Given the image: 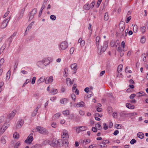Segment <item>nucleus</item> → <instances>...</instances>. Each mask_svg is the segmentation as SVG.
<instances>
[{"mask_svg":"<svg viewBox=\"0 0 148 148\" xmlns=\"http://www.w3.org/2000/svg\"><path fill=\"white\" fill-rule=\"evenodd\" d=\"M108 45V43L106 41H105L104 42L103 45L101 47V50L99 52L98 51V53L99 55H101V52L103 53L107 49Z\"/></svg>","mask_w":148,"mask_h":148,"instance_id":"1","label":"nucleus"},{"mask_svg":"<svg viewBox=\"0 0 148 148\" xmlns=\"http://www.w3.org/2000/svg\"><path fill=\"white\" fill-rule=\"evenodd\" d=\"M36 129L37 131L42 134H46L48 133V131L45 128L40 126L37 127Z\"/></svg>","mask_w":148,"mask_h":148,"instance_id":"2","label":"nucleus"},{"mask_svg":"<svg viewBox=\"0 0 148 148\" xmlns=\"http://www.w3.org/2000/svg\"><path fill=\"white\" fill-rule=\"evenodd\" d=\"M33 134L31 133L25 140V143L26 144H30L33 140Z\"/></svg>","mask_w":148,"mask_h":148,"instance_id":"3","label":"nucleus"},{"mask_svg":"<svg viewBox=\"0 0 148 148\" xmlns=\"http://www.w3.org/2000/svg\"><path fill=\"white\" fill-rule=\"evenodd\" d=\"M37 12V9L34 8L33 9L32 11L29 14V20H32L34 18V15L36 14Z\"/></svg>","mask_w":148,"mask_h":148,"instance_id":"4","label":"nucleus"},{"mask_svg":"<svg viewBox=\"0 0 148 148\" xmlns=\"http://www.w3.org/2000/svg\"><path fill=\"white\" fill-rule=\"evenodd\" d=\"M67 47V43L65 41L62 42L60 44V50H64Z\"/></svg>","mask_w":148,"mask_h":148,"instance_id":"5","label":"nucleus"},{"mask_svg":"<svg viewBox=\"0 0 148 148\" xmlns=\"http://www.w3.org/2000/svg\"><path fill=\"white\" fill-rule=\"evenodd\" d=\"M50 62V61L48 58H45L42 61H39L38 62V65L40 64L41 63H42L45 66L48 65Z\"/></svg>","mask_w":148,"mask_h":148,"instance_id":"6","label":"nucleus"},{"mask_svg":"<svg viewBox=\"0 0 148 148\" xmlns=\"http://www.w3.org/2000/svg\"><path fill=\"white\" fill-rule=\"evenodd\" d=\"M57 140L55 138H53L52 141H49V144L51 146L55 147L57 145Z\"/></svg>","mask_w":148,"mask_h":148,"instance_id":"7","label":"nucleus"},{"mask_svg":"<svg viewBox=\"0 0 148 148\" xmlns=\"http://www.w3.org/2000/svg\"><path fill=\"white\" fill-rule=\"evenodd\" d=\"M16 113V110H13L7 116V118L10 119H12L15 115Z\"/></svg>","mask_w":148,"mask_h":148,"instance_id":"8","label":"nucleus"},{"mask_svg":"<svg viewBox=\"0 0 148 148\" xmlns=\"http://www.w3.org/2000/svg\"><path fill=\"white\" fill-rule=\"evenodd\" d=\"M24 123V121L23 119H21L18 121V123L16 125V127L17 128H21L23 125Z\"/></svg>","mask_w":148,"mask_h":148,"instance_id":"9","label":"nucleus"},{"mask_svg":"<svg viewBox=\"0 0 148 148\" xmlns=\"http://www.w3.org/2000/svg\"><path fill=\"white\" fill-rule=\"evenodd\" d=\"M77 66V64L76 63H74L71 64L70 67L71 69L73 70V73H75L77 71L76 67Z\"/></svg>","mask_w":148,"mask_h":148,"instance_id":"10","label":"nucleus"},{"mask_svg":"<svg viewBox=\"0 0 148 148\" xmlns=\"http://www.w3.org/2000/svg\"><path fill=\"white\" fill-rule=\"evenodd\" d=\"M53 81V77L52 76H50L49 78H47L45 80V83L47 84L52 82Z\"/></svg>","mask_w":148,"mask_h":148,"instance_id":"11","label":"nucleus"},{"mask_svg":"<svg viewBox=\"0 0 148 148\" xmlns=\"http://www.w3.org/2000/svg\"><path fill=\"white\" fill-rule=\"evenodd\" d=\"M85 106V103L83 101H82L79 103H77L76 104L75 107H83Z\"/></svg>","mask_w":148,"mask_h":148,"instance_id":"12","label":"nucleus"},{"mask_svg":"<svg viewBox=\"0 0 148 148\" xmlns=\"http://www.w3.org/2000/svg\"><path fill=\"white\" fill-rule=\"evenodd\" d=\"M62 137L64 138H67L69 137L68 134L67 133V131L66 130H64L63 132V135H62Z\"/></svg>","mask_w":148,"mask_h":148,"instance_id":"13","label":"nucleus"},{"mask_svg":"<svg viewBox=\"0 0 148 148\" xmlns=\"http://www.w3.org/2000/svg\"><path fill=\"white\" fill-rule=\"evenodd\" d=\"M8 23L5 20L2 22V24L1 26V28H4L7 25Z\"/></svg>","mask_w":148,"mask_h":148,"instance_id":"14","label":"nucleus"},{"mask_svg":"<svg viewBox=\"0 0 148 148\" xmlns=\"http://www.w3.org/2000/svg\"><path fill=\"white\" fill-rule=\"evenodd\" d=\"M25 10V8H24L21 9V12L20 13L18 17L19 19L21 18L23 16V14L24 13Z\"/></svg>","mask_w":148,"mask_h":148,"instance_id":"15","label":"nucleus"},{"mask_svg":"<svg viewBox=\"0 0 148 148\" xmlns=\"http://www.w3.org/2000/svg\"><path fill=\"white\" fill-rule=\"evenodd\" d=\"M101 39L99 36H97L96 38V45L97 46H99L100 42Z\"/></svg>","mask_w":148,"mask_h":148,"instance_id":"16","label":"nucleus"},{"mask_svg":"<svg viewBox=\"0 0 148 148\" xmlns=\"http://www.w3.org/2000/svg\"><path fill=\"white\" fill-rule=\"evenodd\" d=\"M126 106L127 108L130 109H133L134 108V106L132 105L129 103H126Z\"/></svg>","mask_w":148,"mask_h":148,"instance_id":"17","label":"nucleus"},{"mask_svg":"<svg viewBox=\"0 0 148 148\" xmlns=\"http://www.w3.org/2000/svg\"><path fill=\"white\" fill-rule=\"evenodd\" d=\"M8 126L4 125L0 129V131L1 132L3 133L5 131L6 129L8 128Z\"/></svg>","mask_w":148,"mask_h":148,"instance_id":"18","label":"nucleus"},{"mask_svg":"<svg viewBox=\"0 0 148 148\" xmlns=\"http://www.w3.org/2000/svg\"><path fill=\"white\" fill-rule=\"evenodd\" d=\"M137 135L138 137L141 139L143 138L144 136V134L141 132H138L137 134Z\"/></svg>","mask_w":148,"mask_h":148,"instance_id":"19","label":"nucleus"},{"mask_svg":"<svg viewBox=\"0 0 148 148\" xmlns=\"http://www.w3.org/2000/svg\"><path fill=\"white\" fill-rule=\"evenodd\" d=\"M69 142L67 140L64 139L62 140V144L65 147L67 146Z\"/></svg>","mask_w":148,"mask_h":148,"instance_id":"20","label":"nucleus"},{"mask_svg":"<svg viewBox=\"0 0 148 148\" xmlns=\"http://www.w3.org/2000/svg\"><path fill=\"white\" fill-rule=\"evenodd\" d=\"M119 114L120 116L121 117H124L125 116L128 114L126 113L125 112V111H121V112H120Z\"/></svg>","mask_w":148,"mask_h":148,"instance_id":"21","label":"nucleus"},{"mask_svg":"<svg viewBox=\"0 0 148 148\" xmlns=\"http://www.w3.org/2000/svg\"><path fill=\"white\" fill-rule=\"evenodd\" d=\"M45 79L43 77H41L39 79L38 81L37 82L38 84H40V83L44 82L45 81Z\"/></svg>","mask_w":148,"mask_h":148,"instance_id":"22","label":"nucleus"},{"mask_svg":"<svg viewBox=\"0 0 148 148\" xmlns=\"http://www.w3.org/2000/svg\"><path fill=\"white\" fill-rule=\"evenodd\" d=\"M62 140L61 139H59L57 140V145H58L59 146H63V145L62 144Z\"/></svg>","mask_w":148,"mask_h":148,"instance_id":"23","label":"nucleus"},{"mask_svg":"<svg viewBox=\"0 0 148 148\" xmlns=\"http://www.w3.org/2000/svg\"><path fill=\"white\" fill-rule=\"evenodd\" d=\"M125 27V24H123L122 25H119V28L120 30L122 32L124 30Z\"/></svg>","mask_w":148,"mask_h":148,"instance_id":"24","label":"nucleus"},{"mask_svg":"<svg viewBox=\"0 0 148 148\" xmlns=\"http://www.w3.org/2000/svg\"><path fill=\"white\" fill-rule=\"evenodd\" d=\"M41 147V145L39 144H37L32 146L31 148H39Z\"/></svg>","mask_w":148,"mask_h":148,"instance_id":"25","label":"nucleus"},{"mask_svg":"<svg viewBox=\"0 0 148 148\" xmlns=\"http://www.w3.org/2000/svg\"><path fill=\"white\" fill-rule=\"evenodd\" d=\"M58 92V90L57 89H53L51 90L50 93L52 94H56Z\"/></svg>","mask_w":148,"mask_h":148,"instance_id":"26","label":"nucleus"},{"mask_svg":"<svg viewBox=\"0 0 148 148\" xmlns=\"http://www.w3.org/2000/svg\"><path fill=\"white\" fill-rule=\"evenodd\" d=\"M123 67V65L121 64H120L119 66L117 69V71L119 73L122 71Z\"/></svg>","mask_w":148,"mask_h":148,"instance_id":"27","label":"nucleus"},{"mask_svg":"<svg viewBox=\"0 0 148 148\" xmlns=\"http://www.w3.org/2000/svg\"><path fill=\"white\" fill-rule=\"evenodd\" d=\"M13 137L15 139H18L19 137V134L17 132H15L13 134Z\"/></svg>","mask_w":148,"mask_h":148,"instance_id":"28","label":"nucleus"},{"mask_svg":"<svg viewBox=\"0 0 148 148\" xmlns=\"http://www.w3.org/2000/svg\"><path fill=\"white\" fill-rule=\"evenodd\" d=\"M84 8L86 10H88L90 9V7L89 6L88 4L85 5L83 6Z\"/></svg>","mask_w":148,"mask_h":148,"instance_id":"29","label":"nucleus"},{"mask_svg":"<svg viewBox=\"0 0 148 148\" xmlns=\"http://www.w3.org/2000/svg\"><path fill=\"white\" fill-rule=\"evenodd\" d=\"M108 19V13L106 12L105 13L104 17V19L105 21H107Z\"/></svg>","mask_w":148,"mask_h":148,"instance_id":"30","label":"nucleus"},{"mask_svg":"<svg viewBox=\"0 0 148 148\" xmlns=\"http://www.w3.org/2000/svg\"><path fill=\"white\" fill-rule=\"evenodd\" d=\"M6 45L5 44V45H3L1 48L0 49V54H1L3 51L6 47Z\"/></svg>","mask_w":148,"mask_h":148,"instance_id":"31","label":"nucleus"},{"mask_svg":"<svg viewBox=\"0 0 148 148\" xmlns=\"http://www.w3.org/2000/svg\"><path fill=\"white\" fill-rule=\"evenodd\" d=\"M41 104L38 105V106L36 108V110H34V113L35 115H36L37 113V111L38 110V109L40 107Z\"/></svg>","mask_w":148,"mask_h":148,"instance_id":"32","label":"nucleus"},{"mask_svg":"<svg viewBox=\"0 0 148 148\" xmlns=\"http://www.w3.org/2000/svg\"><path fill=\"white\" fill-rule=\"evenodd\" d=\"M80 130L81 131L86 130L87 129V127L86 126H81L79 127Z\"/></svg>","mask_w":148,"mask_h":148,"instance_id":"33","label":"nucleus"},{"mask_svg":"<svg viewBox=\"0 0 148 148\" xmlns=\"http://www.w3.org/2000/svg\"><path fill=\"white\" fill-rule=\"evenodd\" d=\"M13 39L11 38V37H10L8 39L7 41L9 42L8 43V47H10V44L11 43L12 40Z\"/></svg>","mask_w":148,"mask_h":148,"instance_id":"34","label":"nucleus"},{"mask_svg":"<svg viewBox=\"0 0 148 148\" xmlns=\"http://www.w3.org/2000/svg\"><path fill=\"white\" fill-rule=\"evenodd\" d=\"M141 30L142 32V33L143 34H144L145 33V31L146 30V27L145 26H143L142 27H141Z\"/></svg>","mask_w":148,"mask_h":148,"instance_id":"35","label":"nucleus"},{"mask_svg":"<svg viewBox=\"0 0 148 148\" xmlns=\"http://www.w3.org/2000/svg\"><path fill=\"white\" fill-rule=\"evenodd\" d=\"M10 71H8V72L7 73L6 76V79H8L10 78Z\"/></svg>","mask_w":148,"mask_h":148,"instance_id":"36","label":"nucleus"},{"mask_svg":"<svg viewBox=\"0 0 148 148\" xmlns=\"http://www.w3.org/2000/svg\"><path fill=\"white\" fill-rule=\"evenodd\" d=\"M21 144V143L20 142H18L15 144L14 147V148H18Z\"/></svg>","mask_w":148,"mask_h":148,"instance_id":"37","label":"nucleus"},{"mask_svg":"<svg viewBox=\"0 0 148 148\" xmlns=\"http://www.w3.org/2000/svg\"><path fill=\"white\" fill-rule=\"evenodd\" d=\"M140 42L141 43L143 44L145 43V38L144 36H142V37L141 38Z\"/></svg>","mask_w":148,"mask_h":148,"instance_id":"38","label":"nucleus"},{"mask_svg":"<svg viewBox=\"0 0 148 148\" xmlns=\"http://www.w3.org/2000/svg\"><path fill=\"white\" fill-rule=\"evenodd\" d=\"M69 113V111L68 110H66L63 112V114L64 115H68Z\"/></svg>","mask_w":148,"mask_h":148,"instance_id":"39","label":"nucleus"},{"mask_svg":"<svg viewBox=\"0 0 148 148\" xmlns=\"http://www.w3.org/2000/svg\"><path fill=\"white\" fill-rule=\"evenodd\" d=\"M142 58H143V60L145 62L146 61V56L145 54H143L141 56Z\"/></svg>","mask_w":148,"mask_h":148,"instance_id":"40","label":"nucleus"},{"mask_svg":"<svg viewBox=\"0 0 148 148\" xmlns=\"http://www.w3.org/2000/svg\"><path fill=\"white\" fill-rule=\"evenodd\" d=\"M89 88L88 87H86L84 89V91L86 93H88L89 92V93H91V94H92V92L91 91H89Z\"/></svg>","mask_w":148,"mask_h":148,"instance_id":"41","label":"nucleus"},{"mask_svg":"<svg viewBox=\"0 0 148 148\" xmlns=\"http://www.w3.org/2000/svg\"><path fill=\"white\" fill-rule=\"evenodd\" d=\"M67 84H68L69 85H71L72 84V82L70 78H67Z\"/></svg>","mask_w":148,"mask_h":148,"instance_id":"42","label":"nucleus"},{"mask_svg":"<svg viewBox=\"0 0 148 148\" xmlns=\"http://www.w3.org/2000/svg\"><path fill=\"white\" fill-rule=\"evenodd\" d=\"M95 125L96 127L97 126V127L99 128V130H100L102 129V126L99 123H98L97 124H96Z\"/></svg>","mask_w":148,"mask_h":148,"instance_id":"43","label":"nucleus"},{"mask_svg":"<svg viewBox=\"0 0 148 148\" xmlns=\"http://www.w3.org/2000/svg\"><path fill=\"white\" fill-rule=\"evenodd\" d=\"M137 26L136 25H134L133 27V31L134 32H136L137 31Z\"/></svg>","mask_w":148,"mask_h":148,"instance_id":"44","label":"nucleus"},{"mask_svg":"<svg viewBox=\"0 0 148 148\" xmlns=\"http://www.w3.org/2000/svg\"><path fill=\"white\" fill-rule=\"evenodd\" d=\"M1 143L3 144H5L6 143V140L3 138V137H2L1 138Z\"/></svg>","mask_w":148,"mask_h":148,"instance_id":"45","label":"nucleus"},{"mask_svg":"<svg viewBox=\"0 0 148 148\" xmlns=\"http://www.w3.org/2000/svg\"><path fill=\"white\" fill-rule=\"evenodd\" d=\"M50 18L51 19L53 20H55L56 18V17L55 15H51Z\"/></svg>","mask_w":148,"mask_h":148,"instance_id":"46","label":"nucleus"},{"mask_svg":"<svg viewBox=\"0 0 148 148\" xmlns=\"http://www.w3.org/2000/svg\"><path fill=\"white\" fill-rule=\"evenodd\" d=\"M128 68H129V67L128 66H127L125 69V72L127 73L128 72L129 73H132V71L131 70H129V71H127V69Z\"/></svg>","mask_w":148,"mask_h":148,"instance_id":"47","label":"nucleus"},{"mask_svg":"<svg viewBox=\"0 0 148 148\" xmlns=\"http://www.w3.org/2000/svg\"><path fill=\"white\" fill-rule=\"evenodd\" d=\"M144 93L145 94V93L144 92H138L137 93V94H138V96L139 97H141V96H144V95H142V94L143 93Z\"/></svg>","mask_w":148,"mask_h":148,"instance_id":"48","label":"nucleus"},{"mask_svg":"<svg viewBox=\"0 0 148 148\" xmlns=\"http://www.w3.org/2000/svg\"><path fill=\"white\" fill-rule=\"evenodd\" d=\"M120 52V55L121 57L123 56L124 54V50H121L119 51Z\"/></svg>","mask_w":148,"mask_h":148,"instance_id":"49","label":"nucleus"},{"mask_svg":"<svg viewBox=\"0 0 148 148\" xmlns=\"http://www.w3.org/2000/svg\"><path fill=\"white\" fill-rule=\"evenodd\" d=\"M136 142V140L134 139H132L130 141L131 144L133 145Z\"/></svg>","mask_w":148,"mask_h":148,"instance_id":"50","label":"nucleus"},{"mask_svg":"<svg viewBox=\"0 0 148 148\" xmlns=\"http://www.w3.org/2000/svg\"><path fill=\"white\" fill-rule=\"evenodd\" d=\"M71 97L75 101L76 99V96L75 94H72L71 95Z\"/></svg>","mask_w":148,"mask_h":148,"instance_id":"51","label":"nucleus"},{"mask_svg":"<svg viewBox=\"0 0 148 148\" xmlns=\"http://www.w3.org/2000/svg\"><path fill=\"white\" fill-rule=\"evenodd\" d=\"M29 81H30V80L29 79H26L25 81V82L23 84V85L22 86V87H24L25 86V85L27 84V83H28L29 82Z\"/></svg>","mask_w":148,"mask_h":148,"instance_id":"52","label":"nucleus"},{"mask_svg":"<svg viewBox=\"0 0 148 148\" xmlns=\"http://www.w3.org/2000/svg\"><path fill=\"white\" fill-rule=\"evenodd\" d=\"M74 47H71L70 50V52L71 54H72L74 51Z\"/></svg>","mask_w":148,"mask_h":148,"instance_id":"53","label":"nucleus"},{"mask_svg":"<svg viewBox=\"0 0 148 148\" xmlns=\"http://www.w3.org/2000/svg\"><path fill=\"white\" fill-rule=\"evenodd\" d=\"M36 79V77H34L32 78V84H34L35 82V80Z\"/></svg>","mask_w":148,"mask_h":148,"instance_id":"54","label":"nucleus"},{"mask_svg":"<svg viewBox=\"0 0 148 148\" xmlns=\"http://www.w3.org/2000/svg\"><path fill=\"white\" fill-rule=\"evenodd\" d=\"M99 145L102 148L105 147L107 146V145L106 144H102V143L100 144H99Z\"/></svg>","mask_w":148,"mask_h":148,"instance_id":"55","label":"nucleus"},{"mask_svg":"<svg viewBox=\"0 0 148 148\" xmlns=\"http://www.w3.org/2000/svg\"><path fill=\"white\" fill-rule=\"evenodd\" d=\"M103 125L104 126L103 128L105 130H106L108 128V126H107L106 124V123H104Z\"/></svg>","mask_w":148,"mask_h":148,"instance_id":"56","label":"nucleus"},{"mask_svg":"<svg viewBox=\"0 0 148 148\" xmlns=\"http://www.w3.org/2000/svg\"><path fill=\"white\" fill-rule=\"evenodd\" d=\"M4 62V60L3 58H1L0 60V65H2Z\"/></svg>","mask_w":148,"mask_h":148,"instance_id":"57","label":"nucleus"},{"mask_svg":"<svg viewBox=\"0 0 148 148\" xmlns=\"http://www.w3.org/2000/svg\"><path fill=\"white\" fill-rule=\"evenodd\" d=\"M109 143V141L105 140L102 141V144H106L108 143Z\"/></svg>","mask_w":148,"mask_h":148,"instance_id":"58","label":"nucleus"},{"mask_svg":"<svg viewBox=\"0 0 148 148\" xmlns=\"http://www.w3.org/2000/svg\"><path fill=\"white\" fill-rule=\"evenodd\" d=\"M107 96L108 97H111L112 98H113L114 97L112 95V93H109L107 94Z\"/></svg>","mask_w":148,"mask_h":148,"instance_id":"59","label":"nucleus"},{"mask_svg":"<svg viewBox=\"0 0 148 148\" xmlns=\"http://www.w3.org/2000/svg\"><path fill=\"white\" fill-rule=\"evenodd\" d=\"M135 96L136 95L135 94H132L130 96V98L131 99H133Z\"/></svg>","mask_w":148,"mask_h":148,"instance_id":"60","label":"nucleus"},{"mask_svg":"<svg viewBox=\"0 0 148 148\" xmlns=\"http://www.w3.org/2000/svg\"><path fill=\"white\" fill-rule=\"evenodd\" d=\"M10 12V11H8L6 12L3 16V18H5L6 17L8 14Z\"/></svg>","mask_w":148,"mask_h":148,"instance_id":"61","label":"nucleus"},{"mask_svg":"<svg viewBox=\"0 0 148 148\" xmlns=\"http://www.w3.org/2000/svg\"><path fill=\"white\" fill-rule=\"evenodd\" d=\"M131 16H130L128 17L127 18V19L126 20V23H128V22H129V21L131 20Z\"/></svg>","mask_w":148,"mask_h":148,"instance_id":"62","label":"nucleus"},{"mask_svg":"<svg viewBox=\"0 0 148 148\" xmlns=\"http://www.w3.org/2000/svg\"><path fill=\"white\" fill-rule=\"evenodd\" d=\"M119 133V131L118 130H116L113 133V134L115 136L117 135Z\"/></svg>","mask_w":148,"mask_h":148,"instance_id":"63","label":"nucleus"},{"mask_svg":"<svg viewBox=\"0 0 148 148\" xmlns=\"http://www.w3.org/2000/svg\"><path fill=\"white\" fill-rule=\"evenodd\" d=\"M85 45V41L84 40H82V41L80 43V45L81 47L84 46Z\"/></svg>","mask_w":148,"mask_h":148,"instance_id":"64","label":"nucleus"}]
</instances>
